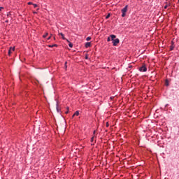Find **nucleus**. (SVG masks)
<instances>
[{"label": "nucleus", "mask_w": 179, "mask_h": 179, "mask_svg": "<svg viewBox=\"0 0 179 179\" xmlns=\"http://www.w3.org/2000/svg\"><path fill=\"white\" fill-rule=\"evenodd\" d=\"M140 72H146L148 71V69L145 66H142L141 67L139 68Z\"/></svg>", "instance_id": "7ed1b4c3"}, {"label": "nucleus", "mask_w": 179, "mask_h": 179, "mask_svg": "<svg viewBox=\"0 0 179 179\" xmlns=\"http://www.w3.org/2000/svg\"><path fill=\"white\" fill-rule=\"evenodd\" d=\"M10 54H12V50H10V49H9V50H8V55H10Z\"/></svg>", "instance_id": "dca6fc26"}, {"label": "nucleus", "mask_w": 179, "mask_h": 179, "mask_svg": "<svg viewBox=\"0 0 179 179\" xmlns=\"http://www.w3.org/2000/svg\"><path fill=\"white\" fill-rule=\"evenodd\" d=\"M169 80H165V85H166V86H169Z\"/></svg>", "instance_id": "9d476101"}, {"label": "nucleus", "mask_w": 179, "mask_h": 179, "mask_svg": "<svg viewBox=\"0 0 179 179\" xmlns=\"http://www.w3.org/2000/svg\"><path fill=\"white\" fill-rule=\"evenodd\" d=\"M59 36H62V38L63 40H66V38H65V35H64V34L59 33Z\"/></svg>", "instance_id": "423d86ee"}, {"label": "nucleus", "mask_w": 179, "mask_h": 179, "mask_svg": "<svg viewBox=\"0 0 179 179\" xmlns=\"http://www.w3.org/2000/svg\"><path fill=\"white\" fill-rule=\"evenodd\" d=\"M57 110L58 113H59V111H60L59 108H58V103H57Z\"/></svg>", "instance_id": "ddd939ff"}, {"label": "nucleus", "mask_w": 179, "mask_h": 179, "mask_svg": "<svg viewBox=\"0 0 179 179\" xmlns=\"http://www.w3.org/2000/svg\"><path fill=\"white\" fill-rule=\"evenodd\" d=\"M128 10V6H125L124 8L122 9V17H125V15H127V11Z\"/></svg>", "instance_id": "f257e3e1"}, {"label": "nucleus", "mask_w": 179, "mask_h": 179, "mask_svg": "<svg viewBox=\"0 0 179 179\" xmlns=\"http://www.w3.org/2000/svg\"><path fill=\"white\" fill-rule=\"evenodd\" d=\"M47 36H48V33H46L45 34H44L43 36V38H45V37H47Z\"/></svg>", "instance_id": "f8f14e48"}, {"label": "nucleus", "mask_w": 179, "mask_h": 179, "mask_svg": "<svg viewBox=\"0 0 179 179\" xmlns=\"http://www.w3.org/2000/svg\"><path fill=\"white\" fill-rule=\"evenodd\" d=\"M10 51H15V48L10 47Z\"/></svg>", "instance_id": "2eb2a0df"}, {"label": "nucleus", "mask_w": 179, "mask_h": 179, "mask_svg": "<svg viewBox=\"0 0 179 179\" xmlns=\"http://www.w3.org/2000/svg\"><path fill=\"white\" fill-rule=\"evenodd\" d=\"M110 37L111 38L112 41H114V38H116V36L115 35H110Z\"/></svg>", "instance_id": "0eeeda50"}, {"label": "nucleus", "mask_w": 179, "mask_h": 179, "mask_svg": "<svg viewBox=\"0 0 179 179\" xmlns=\"http://www.w3.org/2000/svg\"><path fill=\"white\" fill-rule=\"evenodd\" d=\"M90 40H92V37H90V36H88V37L86 38V41H90Z\"/></svg>", "instance_id": "9b49d317"}, {"label": "nucleus", "mask_w": 179, "mask_h": 179, "mask_svg": "<svg viewBox=\"0 0 179 179\" xmlns=\"http://www.w3.org/2000/svg\"><path fill=\"white\" fill-rule=\"evenodd\" d=\"M48 47H50V48H52L53 47H58V45L57 44L49 45Z\"/></svg>", "instance_id": "6e6552de"}, {"label": "nucleus", "mask_w": 179, "mask_h": 179, "mask_svg": "<svg viewBox=\"0 0 179 179\" xmlns=\"http://www.w3.org/2000/svg\"><path fill=\"white\" fill-rule=\"evenodd\" d=\"M33 5H34V8H37V6H38L37 4L34 3Z\"/></svg>", "instance_id": "4be33fe9"}, {"label": "nucleus", "mask_w": 179, "mask_h": 179, "mask_svg": "<svg viewBox=\"0 0 179 179\" xmlns=\"http://www.w3.org/2000/svg\"><path fill=\"white\" fill-rule=\"evenodd\" d=\"M94 140V136L92 137L91 142H93Z\"/></svg>", "instance_id": "6ab92c4d"}, {"label": "nucleus", "mask_w": 179, "mask_h": 179, "mask_svg": "<svg viewBox=\"0 0 179 179\" xmlns=\"http://www.w3.org/2000/svg\"><path fill=\"white\" fill-rule=\"evenodd\" d=\"M28 5H34V3L31 2H28Z\"/></svg>", "instance_id": "412c9836"}, {"label": "nucleus", "mask_w": 179, "mask_h": 179, "mask_svg": "<svg viewBox=\"0 0 179 179\" xmlns=\"http://www.w3.org/2000/svg\"><path fill=\"white\" fill-rule=\"evenodd\" d=\"M108 17H110V14H108V15H106V19H108Z\"/></svg>", "instance_id": "aec40b11"}, {"label": "nucleus", "mask_w": 179, "mask_h": 179, "mask_svg": "<svg viewBox=\"0 0 179 179\" xmlns=\"http://www.w3.org/2000/svg\"><path fill=\"white\" fill-rule=\"evenodd\" d=\"M66 64H68L67 62H65V67L66 68Z\"/></svg>", "instance_id": "b1692460"}, {"label": "nucleus", "mask_w": 179, "mask_h": 179, "mask_svg": "<svg viewBox=\"0 0 179 179\" xmlns=\"http://www.w3.org/2000/svg\"><path fill=\"white\" fill-rule=\"evenodd\" d=\"M92 45V43L90 42H87L85 45V48H89Z\"/></svg>", "instance_id": "20e7f679"}, {"label": "nucleus", "mask_w": 179, "mask_h": 179, "mask_svg": "<svg viewBox=\"0 0 179 179\" xmlns=\"http://www.w3.org/2000/svg\"><path fill=\"white\" fill-rule=\"evenodd\" d=\"M3 9V7H0V10H2Z\"/></svg>", "instance_id": "5701e85b"}, {"label": "nucleus", "mask_w": 179, "mask_h": 179, "mask_svg": "<svg viewBox=\"0 0 179 179\" xmlns=\"http://www.w3.org/2000/svg\"><path fill=\"white\" fill-rule=\"evenodd\" d=\"M67 111L65 112V114H68L69 113V108H67Z\"/></svg>", "instance_id": "f3484780"}, {"label": "nucleus", "mask_w": 179, "mask_h": 179, "mask_svg": "<svg viewBox=\"0 0 179 179\" xmlns=\"http://www.w3.org/2000/svg\"><path fill=\"white\" fill-rule=\"evenodd\" d=\"M66 41H68V43H69V46L70 47V48H72L73 47V44L72 43L69 42V41H68V39H66Z\"/></svg>", "instance_id": "39448f33"}, {"label": "nucleus", "mask_w": 179, "mask_h": 179, "mask_svg": "<svg viewBox=\"0 0 179 179\" xmlns=\"http://www.w3.org/2000/svg\"><path fill=\"white\" fill-rule=\"evenodd\" d=\"M170 50H171V51H173V50H174V47L173 46H171Z\"/></svg>", "instance_id": "a211bd4d"}, {"label": "nucleus", "mask_w": 179, "mask_h": 179, "mask_svg": "<svg viewBox=\"0 0 179 179\" xmlns=\"http://www.w3.org/2000/svg\"><path fill=\"white\" fill-rule=\"evenodd\" d=\"M164 9H167V6H164Z\"/></svg>", "instance_id": "a878e982"}, {"label": "nucleus", "mask_w": 179, "mask_h": 179, "mask_svg": "<svg viewBox=\"0 0 179 179\" xmlns=\"http://www.w3.org/2000/svg\"><path fill=\"white\" fill-rule=\"evenodd\" d=\"M106 127H108V124H106Z\"/></svg>", "instance_id": "7c9ffc66"}, {"label": "nucleus", "mask_w": 179, "mask_h": 179, "mask_svg": "<svg viewBox=\"0 0 179 179\" xmlns=\"http://www.w3.org/2000/svg\"><path fill=\"white\" fill-rule=\"evenodd\" d=\"M85 59H87V56L85 57Z\"/></svg>", "instance_id": "c85d7f7f"}, {"label": "nucleus", "mask_w": 179, "mask_h": 179, "mask_svg": "<svg viewBox=\"0 0 179 179\" xmlns=\"http://www.w3.org/2000/svg\"><path fill=\"white\" fill-rule=\"evenodd\" d=\"M34 13L36 14V13H37V12L34 11Z\"/></svg>", "instance_id": "cd10ccee"}, {"label": "nucleus", "mask_w": 179, "mask_h": 179, "mask_svg": "<svg viewBox=\"0 0 179 179\" xmlns=\"http://www.w3.org/2000/svg\"><path fill=\"white\" fill-rule=\"evenodd\" d=\"M51 38V36L48 38V40H50Z\"/></svg>", "instance_id": "393cba45"}, {"label": "nucleus", "mask_w": 179, "mask_h": 179, "mask_svg": "<svg viewBox=\"0 0 179 179\" xmlns=\"http://www.w3.org/2000/svg\"><path fill=\"white\" fill-rule=\"evenodd\" d=\"M75 115H75V113H74V114L72 115V118H73V117H75Z\"/></svg>", "instance_id": "bb28decb"}, {"label": "nucleus", "mask_w": 179, "mask_h": 179, "mask_svg": "<svg viewBox=\"0 0 179 179\" xmlns=\"http://www.w3.org/2000/svg\"><path fill=\"white\" fill-rule=\"evenodd\" d=\"M107 41H108V42L111 41V38H110V36H109V37H108V38H107Z\"/></svg>", "instance_id": "4468645a"}, {"label": "nucleus", "mask_w": 179, "mask_h": 179, "mask_svg": "<svg viewBox=\"0 0 179 179\" xmlns=\"http://www.w3.org/2000/svg\"><path fill=\"white\" fill-rule=\"evenodd\" d=\"M74 115L79 116V110L76 111Z\"/></svg>", "instance_id": "1a4fd4ad"}, {"label": "nucleus", "mask_w": 179, "mask_h": 179, "mask_svg": "<svg viewBox=\"0 0 179 179\" xmlns=\"http://www.w3.org/2000/svg\"><path fill=\"white\" fill-rule=\"evenodd\" d=\"M119 43H120V39L119 38H116V39L113 41V44L115 47L117 46Z\"/></svg>", "instance_id": "f03ea898"}, {"label": "nucleus", "mask_w": 179, "mask_h": 179, "mask_svg": "<svg viewBox=\"0 0 179 179\" xmlns=\"http://www.w3.org/2000/svg\"><path fill=\"white\" fill-rule=\"evenodd\" d=\"M94 134H96V131H94Z\"/></svg>", "instance_id": "c756f323"}]
</instances>
